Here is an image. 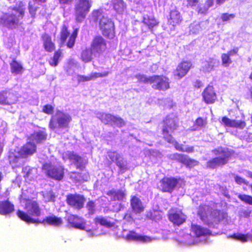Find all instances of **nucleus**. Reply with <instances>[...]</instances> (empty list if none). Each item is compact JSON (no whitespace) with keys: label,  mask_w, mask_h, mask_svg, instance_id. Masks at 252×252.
<instances>
[{"label":"nucleus","mask_w":252,"mask_h":252,"mask_svg":"<svg viewBox=\"0 0 252 252\" xmlns=\"http://www.w3.org/2000/svg\"><path fill=\"white\" fill-rule=\"evenodd\" d=\"M47 134L43 130L34 132L28 138V141L17 153L11 151L9 153L8 159L13 168L20 166L23 163L22 158L32 155L36 151V143L42 142L46 139Z\"/></svg>","instance_id":"1"},{"label":"nucleus","mask_w":252,"mask_h":252,"mask_svg":"<svg viewBox=\"0 0 252 252\" xmlns=\"http://www.w3.org/2000/svg\"><path fill=\"white\" fill-rule=\"evenodd\" d=\"M215 205L213 202L210 205L200 206L198 209V215L200 219L210 227H215L218 223L227 217V214L223 212L215 210Z\"/></svg>","instance_id":"2"},{"label":"nucleus","mask_w":252,"mask_h":252,"mask_svg":"<svg viewBox=\"0 0 252 252\" xmlns=\"http://www.w3.org/2000/svg\"><path fill=\"white\" fill-rule=\"evenodd\" d=\"M20 202L26 212L18 210L17 215L19 218L28 223L41 222L34 218L38 217L41 214L40 209L35 201L22 199Z\"/></svg>","instance_id":"3"},{"label":"nucleus","mask_w":252,"mask_h":252,"mask_svg":"<svg viewBox=\"0 0 252 252\" xmlns=\"http://www.w3.org/2000/svg\"><path fill=\"white\" fill-rule=\"evenodd\" d=\"M178 119L173 115L167 117L164 121V126L162 129V133L164 139L169 143L173 144L177 150L188 153L192 152L193 147L183 146L175 141L169 133L174 130L177 126Z\"/></svg>","instance_id":"4"},{"label":"nucleus","mask_w":252,"mask_h":252,"mask_svg":"<svg viewBox=\"0 0 252 252\" xmlns=\"http://www.w3.org/2000/svg\"><path fill=\"white\" fill-rule=\"evenodd\" d=\"M191 234H187L181 242L187 245H192L200 243H205L207 237L210 234V231L200 225L192 224Z\"/></svg>","instance_id":"5"},{"label":"nucleus","mask_w":252,"mask_h":252,"mask_svg":"<svg viewBox=\"0 0 252 252\" xmlns=\"http://www.w3.org/2000/svg\"><path fill=\"white\" fill-rule=\"evenodd\" d=\"M25 7L21 2L19 6L15 7L3 16L5 25L10 28H16L22 23L21 20L24 14Z\"/></svg>","instance_id":"6"},{"label":"nucleus","mask_w":252,"mask_h":252,"mask_svg":"<svg viewBox=\"0 0 252 252\" xmlns=\"http://www.w3.org/2000/svg\"><path fill=\"white\" fill-rule=\"evenodd\" d=\"M93 15L96 20H99V27L103 35L112 38L115 35L114 23L103 15L100 10L94 11Z\"/></svg>","instance_id":"7"},{"label":"nucleus","mask_w":252,"mask_h":252,"mask_svg":"<svg viewBox=\"0 0 252 252\" xmlns=\"http://www.w3.org/2000/svg\"><path fill=\"white\" fill-rule=\"evenodd\" d=\"M139 82L152 84L154 89L164 91L169 88L168 79L163 76L155 75L147 77L144 75L138 74L136 76Z\"/></svg>","instance_id":"8"},{"label":"nucleus","mask_w":252,"mask_h":252,"mask_svg":"<svg viewBox=\"0 0 252 252\" xmlns=\"http://www.w3.org/2000/svg\"><path fill=\"white\" fill-rule=\"evenodd\" d=\"M42 170L49 177L57 180H61L64 175L63 168L56 159L54 158L42 166Z\"/></svg>","instance_id":"9"},{"label":"nucleus","mask_w":252,"mask_h":252,"mask_svg":"<svg viewBox=\"0 0 252 252\" xmlns=\"http://www.w3.org/2000/svg\"><path fill=\"white\" fill-rule=\"evenodd\" d=\"M213 152L217 157L207 163L208 167L212 168L226 163L231 155V152L227 149L221 147L215 149Z\"/></svg>","instance_id":"10"},{"label":"nucleus","mask_w":252,"mask_h":252,"mask_svg":"<svg viewBox=\"0 0 252 252\" xmlns=\"http://www.w3.org/2000/svg\"><path fill=\"white\" fill-rule=\"evenodd\" d=\"M71 121V116L67 113L58 111L51 119L49 126L54 129L57 127L66 128Z\"/></svg>","instance_id":"11"},{"label":"nucleus","mask_w":252,"mask_h":252,"mask_svg":"<svg viewBox=\"0 0 252 252\" xmlns=\"http://www.w3.org/2000/svg\"><path fill=\"white\" fill-rule=\"evenodd\" d=\"M91 6L92 2L89 0H76L74 9L76 20L77 22L83 21Z\"/></svg>","instance_id":"12"},{"label":"nucleus","mask_w":252,"mask_h":252,"mask_svg":"<svg viewBox=\"0 0 252 252\" xmlns=\"http://www.w3.org/2000/svg\"><path fill=\"white\" fill-rule=\"evenodd\" d=\"M68 222L73 227L83 230L87 232L89 237H94L97 235L91 230H87L85 225V221L82 218L73 215H70L67 217Z\"/></svg>","instance_id":"13"},{"label":"nucleus","mask_w":252,"mask_h":252,"mask_svg":"<svg viewBox=\"0 0 252 252\" xmlns=\"http://www.w3.org/2000/svg\"><path fill=\"white\" fill-rule=\"evenodd\" d=\"M106 45L105 40L101 36H97L94 38L92 44L91 49L93 51L94 57H98L106 49Z\"/></svg>","instance_id":"14"},{"label":"nucleus","mask_w":252,"mask_h":252,"mask_svg":"<svg viewBox=\"0 0 252 252\" xmlns=\"http://www.w3.org/2000/svg\"><path fill=\"white\" fill-rule=\"evenodd\" d=\"M125 239L127 241H133L142 243H150L155 240L154 238L141 235L132 231L129 232L125 236Z\"/></svg>","instance_id":"15"},{"label":"nucleus","mask_w":252,"mask_h":252,"mask_svg":"<svg viewBox=\"0 0 252 252\" xmlns=\"http://www.w3.org/2000/svg\"><path fill=\"white\" fill-rule=\"evenodd\" d=\"M169 220L174 224L179 225L186 220V216L180 210L173 209L170 210L168 215Z\"/></svg>","instance_id":"16"},{"label":"nucleus","mask_w":252,"mask_h":252,"mask_svg":"<svg viewBox=\"0 0 252 252\" xmlns=\"http://www.w3.org/2000/svg\"><path fill=\"white\" fill-rule=\"evenodd\" d=\"M179 181V180L175 178H164L161 181L160 187L163 191L171 192Z\"/></svg>","instance_id":"17"},{"label":"nucleus","mask_w":252,"mask_h":252,"mask_svg":"<svg viewBox=\"0 0 252 252\" xmlns=\"http://www.w3.org/2000/svg\"><path fill=\"white\" fill-rule=\"evenodd\" d=\"M85 201L84 197L80 195L70 194L67 196V203L76 209H81L83 207Z\"/></svg>","instance_id":"18"},{"label":"nucleus","mask_w":252,"mask_h":252,"mask_svg":"<svg viewBox=\"0 0 252 252\" xmlns=\"http://www.w3.org/2000/svg\"><path fill=\"white\" fill-rule=\"evenodd\" d=\"M64 159L68 158L71 161L74 163L78 168H82L86 163V160L73 152L68 151L63 156Z\"/></svg>","instance_id":"19"},{"label":"nucleus","mask_w":252,"mask_h":252,"mask_svg":"<svg viewBox=\"0 0 252 252\" xmlns=\"http://www.w3.org/2000/svg\"><path fill=\"white\" fill-rule=\"evenodd\" d=\"M108 157L112 161L116 163L121 170H123L126 169V161L118 153L115 152H108Z\"/></svg>","instance_id":"20"},{"label":"nucleus","mask_w":252,"mask_h":252,"mask_svg":"<svg viewBox=\"0 0 252 252\" xmlns=\"http://www.w3.org/2000/svg\"><path fill=\"white\" fill-rule=\"evenodd\" d=\"M221 123L225 126L236 127L240 129L244 128L246 126V123L243 121L231 120L226 117L222 118Z\"/></svg>","instance_id":"21"},{"label":"nucleus","mask_w":252,"mask_h":252,"mask_svg":"<svg viewBox=\"0 0 252 252\" xmlns=\"http://www.w3.org/2000/svg\"><path fill=\"white\" fill-rule=\"evenodd\" d=\"M191 65L190 62L184 61L182 62L177 67L174 73L175 75L177 76L179 79L182 78L188 73Z\"/></svg>","instance_id":"22"},{"label":"nucleus","mask_w":252,"mask_h":252,"mask_svg":"<svg viewBox=\"0 0 252 252\" xmlns=\"http://www.w3.org/2000/svg\"><path fill=\"white\" fill-rule=\"evenodd\" d=\"M204 100L206 103H213L217 98L216 94L214 88L212 86H208L202 93Z\"/></svg>","instance_id":"23"},{"label":"nucleus","mask_w":252,"mask_h":252,"mask_svg":"<svg viewBox=\"0 0 252 252\" xmlns=\"http://www.w3.org/2000/svg\"><path fill=\"white\" fill-rule=\"evenodd\" d=\"M172 158L178 160L189 167H193L198 163L197 161L189 158L188 156L181 154H174Z\"/></svg>","instance_id":"24"},{"label":"nucleus","mask_w":252,"mask_h":252,"mask_svg":"<svg viewBox=\"0 0 252 252\" xmlns=\"http://www.w3.org/2000/svg\"><path fill=\"white\" fill-rule=\"evenodd\" d=\"M14 211V205L8 200L0 201V215L9 216Z\"/></svg>","instance_id":"25"},{"label":"nucleus","mask_w":252,"mask_h":252,"mask_svg":"<svg viewBox=\"0 0 252 252\" xmlns=\"http://www.w3.org/2000/svg\"><path fill=\"white\" fill-rule=\"evenodd\" d=\"M109 73L108 71H104L102 73L93 72L88 76L78 75L77 79L78 82L89 81L98 77L107 76Z\"/></svg>","instance_id":"26"},{"label":"nucleus","mask_w":252,"mask_h":252,"mask_svg":"<svg viewBox=\"0 0 252 252\" xmlns=\"http://www.w3.org/2000/svg\"><path fill=\"white\" fill-rule=\"evenodd\" d=\"M182 20L180 12L176 9H173L170 12L168 23L173 27L180 24Z\"/></svg>","instance_id":"27"},{"label":"nucleus","mask_w":252,"mask_h":252,"mask_svg":"<svg viewBox=\"0 0 252 252\" xmlns=\"http://www.w3.org/2000/svg\"><path fill=\"white\" fill-rule=\"evenodd\" d=\"M219 63L218 61L215 58H209L202 62V70L205 72L212 71Z\"/></svg>","instance_id":"28"},{"label":"nucleus","mask_w":252,"mask_h":252,"mask_svg":"<svg viewBox=\"0 0 252 252\" xmlns=\"http://www.w3.org/2000/svg\"><path fill=\"white\" fill-rule=\"evenodd\" d=\"M43 46L47 52H53L55 49L54 43L52 41L51 37L47 34H44L42 36Z\"/></svg>","instance_id":"29"},{"label":"nucleus","mask_w":252,"mask_h":252,"mask_svg":"<svg viewBox=\"0 0 252 252\" xmlns=\"http://www.w3.org/2000/svg\"><path fill=\"white\" fill-rule=\"evenodd\" d=\"M107 195L113 200L123 201L126 198V193L122 190H111L107 192Z\"/></svg>","instance_id":"30"},{"label":"nucleus","mask_w":252,"mask_h":252,"mask_svg":"<svg viewBox=\"0 0 252 252\" xmlns=\"http://www.w3.org/2000/svg\"><path fill=\"white\" fill-rule=\"evenodd\" d=\"M131 205L133 210L136 213H140L144 210V207L141 200L136 196L132 197Z\"/></svg>","instance_id":"31"},{"label":"nucleus","mask_w":252,"mask_h":252,"mask_svg":"<svg viewBox=\"0 0 252 252\" xmlns=\"http://www.w3.org/2000/svg\"><path fill=\"white\" fill-rule=\"evenodd\" d=\"M42 222L46 223L48 224L58 226L61 225L63 223V220L61 218H58L55 216H50L45 219Z\"/></svg>","instance_id":"32"},{"label":"nucleus","mask_w":252,"mask_h":252,"mask_svg":"<svg viewBox=\"0 0 252 252\" xmlns=\"http://www.w3.org/2000/svg\"><path fill=\"white\" fill-rule=\"evenodd\" d=\"M229 237L232 238L237 240H239L243 243L252 241V235L250 233L244 234L237 233L230 236Z\"/></svg>","instance_id":"33"},{"label":"nucleus","mask_w":252,"mask_h":252,"mask_svg":"<svg viewBox=\"0 0 252 252\" xmlns=\"http://www.w3.org/2000/svg\"><path fill=\"white\" fill-rule=\"evenodd\" d=\"M113 8L119 13H123L126 8V4L123 0H112Z\"/></svg>","instance_id":"34"},{"label":"nucleus","mask_w":252,"mask_h":252,"mask_svg":"<svg viewBox=\"0 0 252 252\" xmlns=\"http://www.w3.org/2000/svg\"><path fill=\"white\" fill-rule=\"evenodd\" d=\"M143 23L148 27V29L151 30L154 27L158 25V22L154 17L144 15L143 19Z\"/></svg>","instance_id":"35"},{"label":"nucleus","mask_w":252,"mask_h":252,"mask_svg":"<svg viewBox=\"0 0 252 252\" xmlns=\"http://www.w3.org/2000/svg\"><path fill=\"white\" fill-rule=\"evenodd\" d=\"M94 55L91 49L86 48L83 50L81 54V59L84 63L91 62L93 58Z\"/></svg>","instance_id":"36"},{"label":"nucleus","mask_w":252,"mask_h":252,"mask_svg":"<svg viewBox=\"0 0 252 252\" xmlns=\"http://www.w3.org/2000/svg\"><path fill=\"white\" fill-rule=\"evenodd\" d=\"M97 117L104 124H110L112 125L113 120L114 116L109 114L98 113L96 114Z\"/></svg>","instance_id":"37"},{"label":"nucleus","mask_w":252,"mask_h":252,"mask_svg":"<svg viewBox=\"0 0 252 252\" xmlns=\"http://www.w3.org/2000/svg\"><path fill=\"white\" fill-rule=\"evenodd\" d=\"M11 70L12 73L18 74L22 73L23 67L20 63L16 61H13L10 63Z\"/></svg>","instance_id":"38"},{"label":"nucleus","mask_w":252,"mask_h":252,"mask_svg":"<svg viewBox=\"0 0 252 252\" xmlns=\"http://www.w3.org/2000/svg\"><path fill=\"white\" fill-rule=\"evenodd\" d=\"M206 125V122L201 118H198L195 121L193 126L191 127V130H198L203 128Z\"/></svg>","instance_id":"39"},{"label":"nucleus","mask_w":252,"mask_h":252,"mask_svg":"<svg viewBox=\"0 0 252 252\" xmlns=\"http://www.w3.org/2000/svg\"><path fill=\"white\" fill-rule=\"evenodd\" d=\"M94 221L96 224H100L105 227H109L112 226V223L107 218L101 216L96 217Z\"/></svg>","instance_id":"40"},{"label":"nucleus","mask_w":252,"mask_h":252,"mask_svg":"<svg viewBox=\"0 0 252 252\" xmlns=\"http://www.w3.org/2000/svg\"><path fill=\"white\" fill-rule=\"evenodd\" d=\"M36 169L31 168L30 167H25L23 168V173L25 174L24 177L29 180L32 179L33 177L32 176V174L33 171H35Z\"/></svg>","instance_id":"41"},{"label":"nucleus","mask_w":252,"mask_h":252,"mask_svg":"<svg viewBox=\"0 0 252 252\" xmlns=\"http://www.w3.org/2000/svg\"><path fill=\"white\" fill-rule=\"evenodd\" d=\"M78 33V29H75L73 32L72 33L69 37V40L67 43V46L69 48H71L73 46L76 37H77Z\"/></svg>","instance_id":"42"},{"label":"nucleus","mask_w":252,"mask_h":252,"mask_svg":"<svg viewBox=\"0 0 252 252\" xmlns=\"http://www.w3.org/2000/svg\"><path fill=\"white\" fill-rule=\"evenodd\" d=\"M213 3L214 0H207L204 7L203 8L201 7L199 8L198 12L202 14L205 13L208 9L213 5Z\"/></svg>","instance_id":"43"},{"label":"nucleus","mask_w":252,"mask_h":252,"mask_svg":"<svg viewBox=\"0 0 252 252\" xmlns=\"http://www.w3.org/2000/svg\"><path fill=\"white\" fill-rule=\"evenodd\" d=\"M68 35L69 32L67 31V27L64 25L62 27L61 32V41L62 44L64 43Z\"/></svg>","instance_id":"44"},{"label":"nucleus","mask_w":252,"mask_h":252,"mask_svg":"<svg viewBox=\"0 0 252 252\" xmlns=\"http://www.w3.org/2000/svg\"><path fill=\"white\" fill-rule=\"evenodd\" d=\"M190 32L193 34L198 33L201 30L200 24L198 23H194L189 27Z\"/></svg>","instance_id":"45"},{"label":"nucleus","mask_w":252,"mask_h":252,"mask_svg":"<svg viewBox=\"0 0 252 252\" xmlns=\"http://www.w3.org/2000/svg\"><path fill=\"white\" fill-rule=\"evenodd\" d=\"M221 58L222 64L225 66H228L231 63L229 55L227 54H222Z\"/></svg>","instance_id":"46"},{"label":"nucleus","mask_w":252,"mask_h":252,"mask_svg":"<svg viewBox=\"0 0 252 252\" xmlns=\"http://www.w3.org/2000/svg\"><path fill=\"white\" fill-rule=\"evenodd\" d=\"M238 198L243 202L252 205V196L246 194H239Z\"/></svg>","instance_id":"47"},{"label":"nucleus","mask_w":252,"mask_h":252,"mask_svg":"<svg viewBox=\"0 0 252 252\" xmlns=\"http://www.w3.org/2000/svg\"><path fill=\"white\" fill-rule=\"evenodd\" d=\"M86 208L90 214H94L95 212V204L92 201H89L86 205Z\"/></svg>","instance_id":"48"},{"label":"nucleus","mask_w":252,"mask_h":252,"mask_svg":"<svg viewBox=\"0 0 252 252\" xmlns=\"http://www.w3.org/2000/svg\"><path fill=\"white\" fill-rule=\"evenodd\" d=\"M234 17L235 15L233 14L223 13L221 15V19L223 22H228Z\"/></svg>","instance_id":"49"},{"label":"nucleus","mask_w":252,"mask_h":252,"mask_svg":"<svg viewBox=\"0 0 252 252\" xmlns=\"http://www.w3.org/2000/svg\"><path fill=\"white\" fill-rule=\"evenodd\" d=\"M44 199L45 201H54L55 196L52 191H49L43 194Z\"/></svg>","instance_id":"50"},{"label":"nucleus","mask_w":252,"mask_h":252,"mask_svg":"<svg viewBox=\"0 0 252 252\" xmlns=\"http://www.w3.org/2000/svg\"><path fill=\"white\" fill-rule=\"evenodd\" d=\"M125 124V122L121 118L114 116L113 120L112 125H116L118 126L121 127Z\"/></svg>","instance_id":"51"},{"label":"nucleus","mask_w":252,"mask_h":252,"mask_svg":"<svg viewBox=\"0 0 252 252\" xmlns=\"http://www.w3.org/2000/svg\"><path fill=\"white\" fill-rule=\"evenodd\" d=\"M54 110V107L51 105L47 104L43 106L42 111L46 114H51Z\"/></svg>","instance_id":"52"},{"label":"nucleus","mask_w":252,"mask_h":252,"mask_svg":"<svg viewBox=\"0 0 252 252\" xmlns=\"http://www.w3.org/2000/svg\"><path fill=\"white\" fill-rule=\"evenodd\" d=\"M234 180L235 182L239 185H242L243 184L247 185L248 183L245 179L237 175H235L234 176Z\"/></svg>","instance_id":"53"},{"label":"nucleus","mask_w":252,"mask_h":252,"mask_svg":"<svg viewBox=\"0 0 252 252\" xmlns=\"http://www.w3.org/2000/svg\"><path fill=\"white\" fill-rule=\"evenodd\" d=\"M9 102L7 100L6 93H0V104H8Z\"/></svg>","instance_id":"54"},{"label":"nucleus","mask_w":252,"mask_h":252,"mask_svg":"<svg viewBox=\"0 0 252 252\" xmlns=\"http://www.w3.org/2000/svg\"><path fill=\"white\" fill-rule=\"evenodd\" d=\"M36 8L32 2L29 3V12L32 17H34L36 13Z\"/></svg>","instance_id":"55"},{"label":"nucleus","mask_w":252,"mask_h":252,"mask_svg":"<svg viewBox=\"0 0 252 252\" xmlns=\"http://www.w3.org/2000/svg\"><path fill=\"white\" fill-rule=\"evenodd\" d=\"M187 6L193 7L196 5L198 2V0H187Z\"/></svg>","instance_id":"56"},{"label":"nucleus","mask_w":252,"mask_h":252,"mask_svg":"<svg viewBox=\"0 0 252 252\" xmlns=\"http://www.w3.org/2000/svg\"><path fill=\"white\" fill-rule=\"evenodd\" d=\"M61 55V52L60 51H56L54 55L53 59H54V60H56L58 62L59 61V59Z\"/></svg>","instance_id":"57"},{"label":"nucleus","mask_w":252,"mask_h":252,"mask_svg":"<svg viewBox=\"0 0 252 252\" xmlns=\"http://www.w3.org/2000/svg\"><path fill=\"white\" fill-rule=\"evenodd\" d=\"M238 52V49L234 48L229 51L227 54L229 55V57L236 55Z\"/></svg>","instance_id":"58"},{"label":"nucleus","mask_w":252,"mask_h":252,"mask_svg":"<svg viewBox=\"0 0 252 252\" xmlns=\"http://www.w3.org/2000/svg\"><path fill=\"white\" fill-rule=\"evenodd\" d=\"M49 63L51 66H56L58 64V62L56 60H54V59L52 58L49 61Z\"/></svg>","instance_id":"59"},{"label":"nucleus","mask_w":252,"mask_h":252,"mask_svg":"<svg viewBox=\"0 0 252 252\" xmlns=\"http://www.w3.org/2000/svg\"><path fill=\"white\" fill-rule=\"evenodd\" d=\"M60 3L62 4H68L71 2L72 0H59Z\"/></svg>","instance_id":"60"},{"label":"nucleus","mask_w":252,"mask_h":252,"mask_svg":"<svg viewBox=\"0 0 252 252\" xmlns=\"http://www.w3.org/2000/svg\"><path fill=\"white\" fill-rule=\"evenodd\" d=\"M203 86V84L201 82L199 81H197L196 82H195V86L196 87H197V88H200L201 87H202Z\"/></svg>","instance_id":"61"},{"label":"nucleus","mask_w":252,"mask_h":252,"mask_svg":"<svg viewBox=\"0 0 252 252\" xmlns=\"http://www.w3.org/2000/svg\"><path fill=\"white\" fill-rule=\"evenodd\" d=\"M225 0H216L217 3L218 4H221L223 3Z\"/></svg>","instance_id":"62"},{"label":"nucleus","mask_w":252,"mask_h":252,"mask_svg":"<svg viewBox=\"0 0 252 252\" xmlns=\"http://www.w3.org/2000/svg\"><path fill=\"white\" fill-rule=\"evenodd\" d=\"M120 206H121V204L119 205V207H118L117 208H116L115 209H114V211H116V212L119 211L121 210Z\"/></svg>","instance_id":"63"},{"label":"nucleus","mask_w":252,"mask_h":252,"mask_svg":"<svg viewBox=\"0 0 252 252\" xmlns=\"http://www.w3.org/2000/svg\"><path fill=\"white\" fill-rule=\"evenodd\" d=\"M247 175L248 177H250L252 179V172H248L247 173Z\"/></svg>","instance_id":"64"}]
</instances>
